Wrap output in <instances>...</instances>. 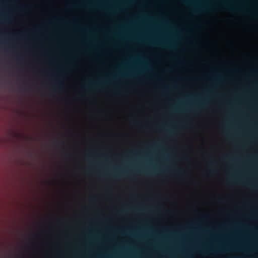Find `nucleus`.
<instances>
[{"mask_svg":"<svg viewBox=\"0 0 258 258\" xmlns=\"http://www.w3.org/2000/svg\"><path fill=\"white\" fill-rule=\"evenodd\" d=\"M106 81H101L97 82H87V87L90 88L92 87H95L96 86H99L107 84Z\"/></svg>","mask_w":258,"mask_h":258,"instance_id":"obj_1","label":"nucleus"},{"mask_svg":"<svg viewBox=\"0 0 258 258\" xmlns=\"http://www.w3.org/2000/svg\"><path fill=\"white\" fill-rule=\"evenodd\" d=\"M223 6L225 9H227L231 12H242L240 9L232 7L231 6L227 5V4L224 3V4H223Z\"/></svg>","mask_w":258,"mask_h":258,"instance_id":"obj_2","label":"nucleus"},{"mask_svg":"<svg viewBox=\"0 0 258 258\" xmlns=\"http://www.w3.org/2000/svg\"><path fill=\"white\" fill-rule=\"evenodd\" d=\"M50 86H51V88H52V89H55L56 88V82L55 81H51L50 82Z\"/></svg>","mask_w":258,"mask_h":258,"instance_id":"obj_3","label":"nucleus"},{"mask_svg":"<svg viewBox=\"0 0 258 258\" xmlns=\"http://www.w3.org/2000/svg\"><path fill=\"white\" fill-rule=\"evenodd\" d=\"M50 77H51L52 79H55L56 74L54 73H51L49 74Z\"/></svg>","mask_w":258,"mask_h":258,"instance_id":"obj_4","label":"nucleus"},{"mask_svg":"<svg viewBox=\"0 0 258 258\" xmlns=\"http://www.w3.org/2000/svg\"><path fill=\"white\" fill-rule=\"evenodd\" d=\"M123 174H114L113 176L116 177H119L121 175H122Z\"/></svg>","mask_w":258,"mask_h":258,"instance_id":"obj_5","label":"nucleus"},{"mask_svg":"<svg viewBox=\"0 0 258 258\" xmlns=\"http://www.w3.org/2000/svg\"><path fill=\"white\" fill-rule=\"evenodd\" d=\"M228 181L229 182H231L232 183V182H233L234 181V180H233L232 178H229V180H228Z\"/></svg>","mask_w":258,"mask_h":258,"instance_id":"obj_6","label":"nucleus"},{"mask_svg":"<svg viewBox=\"0 0 258 258\" xmlns=\"http://www.w3.org/2000/svg\"><path fill=\"white\" fill-rule=\"evenodd\" d=\"M201 108H202V106H199L197 107V108H194V110H195L196 109H200Z\"/></svg>","mask_w":258,"mask_h":258,"instance_id":"obj_7","label":"nucleus"},{"mask_svg":"<svg viewBox=\"0 0 258 258\" xmlns=\"http://www.w3.org/2000/svg\"><path fill=\"white\" fill-rule=\"evenodd\" d=\"M183 3H187V0H181Z\"/></svg>","mask_w":258,"mask_h":258,"instance_id":"obj_8","label":"nucleus"},{"mask_svg":"<svg viewBox=\"0 0 258 258\" xmlns=\"http://www.w3.org/2000/svg\"><path fill=\"white\" fill-rule=\"evenodd\" d=\"M92 156V154H88L87 155V157H89V156Z\"/></svg>","mask_w":258,"mask_h":258,"instance_id":"obj_9","label":"nucleus"},{"mask_svg":"<svg viewBox=\"0 0 258 258\" xmlns=\"http://www.w3.org/2000/svg\"><path fill=\"white\" fill-rule=\"evenodd\" d=\"M206 104H207V103H206V102H203V103H202V104H203V105H206Z\"/></svg>","mask_w":258,"mask_h":258,"instance_id":"obj_10","label":"nucleus"},{"mask_svg":"<svg viewBox=\"0 0 258 258\" xmlns=\"http://www.w3.org/2000/svg\"><path fill=\"white\" fill-rule=\"evenodd\" d=\"M213 80H218V78H214Z\"/></svg>","mask_w":258,"mask_h":258,"instance_id":"obj_11","label":"nucleus"},{"mask_svg":"<svg viewBox=\"0 0 258 258\" xmlns=\"http://www.w3.org/2000/svg\"><path fill=\"white\" fill-rule=\"evenodd\" d=\"M192 11L193 12H197V11H196V10H193Z\"/></svg>","mask_w":258,"mask_h":258,"instance_id":"obj_12","label":"nucleus"},{"mask_svg":"<svg viewBox=\"0 0 258 258\" xmlns=\"http://www.w3.org/2000/svg\"><path fill=\"white\" fill-rule=\"evenodd\" d=\"M78 6L79 7H80V6H81V4H78Z\"/></svg>","mask_w":258,"mask_h":258,"instance_id":"obj_13","label":"nucleus"},{"mask_svg":"<svg viewBox=\"0 0 258 258\" xmlns=\"http://www.w3.org/2000/svg\"><path fill=\"white\" fill-rule=\"evenodd\" d=\"M49 63H51V61L50 60V61H49Z\"/></svg>","mask_w":258,"mask_h":258,"instance_id":"obj_14","label":"nucleus"},{"mask_svg":"<svg viewBox=\"0 0 258 258\" xmlns=\"http://www.w3.org/2000/svg\"><path fill=\"white\" fill-rule=\"evenodd\" d=\"M49 254V252H47V254Z\"/></svg>","mask_w":258,"mask_h":258,"instance_id":"obj_15","label":"nucleus"}]
</instances>
